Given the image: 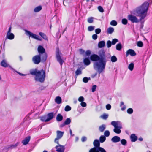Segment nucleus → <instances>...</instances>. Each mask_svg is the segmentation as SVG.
<instances>
[{"mask_svg": "<svg viewBox=\"0 0 152 152\" xmlns=\"http://www.w3.org/2000/svg\"><path fill=\"white\" fill-rule=\"evenodd\" d=\"M131 140L132 142H135L137 139V137L134 134H132L130 136Z\"/></svg>", "mask_w": 152, "mask_h": 152, "instance_id": "19", "label": "nucleus"}, {"mask_svg": "<svg viewBox=\"0 0 152 152\" xmlns=\"http://www.w3.org/2000/svg\"><path fill=\"white\" fill-rule=\"evenodd\" d=\"M149 3L148 2H145L141 6L137 8L136 12L137 16L140 17L139 20L137 17L132 15H128V18L129 20L132 23H138L142 21L146 16Z\"/></svg>", "mask_w": 152, "mask_h": 152, "instance_id": "2", "label": "nucleus"}, {"mask_svg": "<svg viewBox=\"0 0 152 152\" xmlns=\"http://www.w3.org/2000/svg\"><path fill=\"white\" fill-rule=\"evenodd\" d=\"M79 51L80 53V54L82 55H83L85 53V51L84 50H83L82 49H80L79 50Z\"/></svg>", "mask_w": 152, "mask_h": 152, "instance_id": "58", "label": "nucleus"}, {"mask_svg": "<svg viewBox=\"0 0 152 152\" xmlns=\"http://www.w3.org/2000/svg\"><path fill=\"white\" fill-rule=\"evenodd\" d=\"M118 41V39H114L112 40V41L111 42L112 44L113 45H115L117 42Z\"/></svg>", "mask_w": 152, "mask_h": 152, "instance_id": "49", "label": "nucleus"}, {"mask_svg": "<svg viewBox=\"0 0 152 152\" xmlns=\"http://www.w3.org/2000/svg\"><path fill=\"white\" fill-rule=\"evenodd\" d=\"M82 71L80 70V68H78L76 71H75V75H80L82 74Z\"/></svg>", "mask_w": 152, "mask_h": 152, "instance_id": "34", "label": "nucleus"}, {"mask_svg": "<svg viewBox=\"0 0 152 152\" xmlns=\"http://www.w3.org/2000/svg\"><path fill=\"white\" fill-rule=\"evenodd\" d=\"M69 131H70V133L71 135L72 136H74V134H72V131L71 129H70Z\"/></svg>", "mask_w": 152, "mask_h": 152, "instance_id": "63", "label": "nucleus"}, {"mask_svg": "<svg viewBox=\"0 0 152 152\" xmlns=\"http://www.w3.org/2000/svg\"><path fill=\"white\" fill-rule=\"evenodd\" d=\"M85 53V56H89L90 55L91 53V52L90 50H87L86 52Z\"/></svg>", "mask_w": 152, "mask_h": 152, "instance_id": "48", "label": "nucleus"}, {"mask_svg": "<svg viewBox=\"0 0 152 152\" xmlns=\"http://www.w3.org/2000/svg\"><path fill=\"white\" fill-rule=\"evenodd\" d=\"M112 44L110 40H108L107 42V46L108 48H110L111 47Z\"/></svg>", "mask_w": 152, "mask_h": 152, "instance_id": "45", "label": "nucleus"}, {"mask_svg": "<svg viewBox=\"0 0 152 152\" xmlns=\"http://www.w3.org/2000/svg\"><path fill=\"white\" fill-rule=\"evenodd\" d=\"M122 23L124 25H126L128 23L127 20L125 18L123 19L122 20Z\"/></svg>", "mask_w": 152, "mask_h": 152, "instance_id": "46", "label": "nucleus"}, {"mask_svg": "<svg viewBox=\"0 0 152 152\" xmlns=\"http://www.w3.org/2000/svg\"><path fill=\"white\" fill-rule=\"evenodd\" d=\"M93 39L94 40H96L97 38V35L96 34H93L92 36Z\"/></svg>", "mask_w": 152, "mask_h": 152, "instance_id": "54", "label": "nucleus"}, {"mask_svg": "<svg viewBox=\"0 0 152 152\" xmlns=\"http://www.w3.org/2000/svg\"><path fill=\"white\" fill-rule=\"evenodd\" d=\"M106 128V126L105 124H102L99 127V129L101 132H103Z\"/></svg>", "mask_w": 152, "mask_h": 152, "instance_id": "23", "label": "nucleus"}, {"mask_svg": "<svg viewBox=\"0 0 152 152\" xmlns=\"http://www.w3.org/2000/svg\"><path fill=\"white\" fill-rule=\"evenodd\" d=\"M97 87V86L96 85H93L91 88V91L92 92H94L96 91V89Z\"/></svg>", "mask_w": 152, "mask_h": 152, "instance_id": "51", "label": "nucleus"}, {"mask_svg": "<svg viewBox=\"0 0 152 152\" xmlns=\"http://www.w3.org/2000/svg\"><path fill=\"white\" fill-rule=\"evenodd\" d=\"M94 18L93 17H91L89 18L87 20V21L88 23H93L94 21L93 19Z\"/></svg>", "mask_w": 152, "mask_h": 152, "instance_id": "41", "label": "nucleus"}, {"mask_svg": "<svg viewBox=\"0 0 152 152\" xmlns=\"http://www.w3.org/2000/svg\"><path fill=\"white\" fill-rule=\"evenodd\" d=\"M106 138L105 136L104 135H101L99 138V142L101 143H103L104 142Z\"/></svg>", "mask_w": 152, "mask_h": 152, "instance_id": "27", "label": "nucleus"}, {"mask_svg": "<svg viewBox=\"0 0 152 152\" xmlns=\"http://www.w3.org/2000/svg\"><path fill=\"white\" fill-rule=\"evenodd\" d=\"M137 45L140 47H142L143 46L142 42L141 41H138L137 43Z\"/></svg>", "mask_w": 152, "mask_h": 152, "instance_id": "47", "label": "nucleus"}, {"mask_svg": "<svg viewBox=\"0 0 152 152\" xmlns=\"http://www.w3.org/2000/svg\"><path fill=\"white\" fill-rule=\"evenodd\" d=\"M58 144V145L56 146L55 147L56 151L58 152H64L65 149L64 146L59 144Z\"/></svg>", "mask_w": 152, "mask_h": 152, "instance_id": "11", "label": "nucleus"}, {"mask_svg": "<svg viewBox=\"0 0 152 152\" xmlns=\"http://www.w3.org/2000/svg\"><path fill=\"white\" fill-rule=\"evenodd\" d=\"M108 114L104 113L103 115H101L100 117L101 118L104 119L106 120L108 118Z\"/></svg>", "mask_w": 152, "mask_h": 152, "instance_id": "33", "label": "nucleus"}, {"mask_svg": "<svg viewBox=\"0 0 152 152\" xmlns=\"http://www.w3.org/2000/svg\"><path fill=\"white\" fill-rule=\"evenodd\" d=\"M106 107L107 110H109L111 109V106L110 104H108L106 105Z\"/></svg>", "mask_w": 152, "mask_h": 152, "instance_id": "56", "label": "nucleus"}, {"mask_svg": "<svg viewBox=\"0 0 152 152\" xmlns=\"http://www.w3.org/2000/svg\"><path fill=\"white\" fill-rule=\"evenodd\" d=\"M101 32V29L100 28H96L95 30V32L96 34H99Z\"/></svg>", "mask_w": 152, "mask_h": 152, "instance_id": "52", "label": "nucleus"}, {"mask_svg": "<svg viewBox=\"0 0 152 152\" xmlns=\"http://www.w3.org/2000/svg\"><path fill=\"white\" fill-rule=\"evenodd\" d=\"M116 127H117L119 129H120L122 128V127L121 125L118 126H117Z\"/></svg>", "mask_w": 152, "mask_h": 152, "instance_id": "64", "label": "nucleus"}, {"mask_svg": "<svg viewBox=\"0 0 152 152\" xmlns=\"http://www.w3.org/2000/svg\"><path fill=\"white\" fill-rule=\"evenodd\" d=\"M114 31V28L112 27H110L107 29V32L108 34H111Z\"/></svg>", "mask_w": 152, "mask_h": 152, "instance_id": "24", "label": "nucleus"}, {"mask_svg": "<svg viewBox=\"0 0 152 152\" xmlns=\"http://www.w3.org/2000/svg\"><path fill=\"white\" fill-rule=\"evenodd\" d=\"M94 147L91 149L89 152H106L103 148L100 147L99 141L97 139L95 140L93 142Z\"/></svg>", "mask_w": 152, "mask_h": 152, "instance_id": "4", "label": "nucleus"}, {"mask_svg": "<svg viewBox=\"0 0 152 152\" xmlns=\"http://www.w3.org/2000/svg\"><path fill=\"white\" fill-rule=\"evenodd\" d=\"M98 54L99 56L95 54L91 55L90 59L92 61H96L94 64V68L100 74L104 70L107 60L104 50L99 51Z\"/></svg>", "mask_w": 152, "mask_h": 152, "instance_id": "1", "label": "nucleus"}, {"mask_svg": "<svg viewBox=\"0 0 152 152\" xmlns=\"http://www.w3.org/2000/svg\"><path fill=\"white\" fill-rule=\"evenodd\" d=\"M19 143L17 142V143L14 145H8L7 147L6 148L7 149H12L13 148H15L18 145Z\"/></svg>", "mask_w": 152, "mask_h": 152, "instance_id": "16", "label": "nucleus"}, {"mask_svg": "<svg viewBox=\"0 0 152 152\" xmlns=\"http://www.w3.org/2000/svg\"><path fill=\"white\" fill-rule=\"evenodd\" d=\"M65 125H66L65 124H64V123L61 124L60 125L59 127L60 128H62L63 127H64Z\"/></svg>", "mask_w": 152, "mask_h": 152, "instance_id": "61", "label": "nucleus"}, {"mask_svg": "<svg viewBox=\"0 0 152 152\" xmlns=\"http://www.w3.org/2000/svg\"><path fill=\"white\" fill-rule=\"evenodd\" d=\"M17 73H18V74H19L20 75V76H26V74H22L20 72H19L18 71H16V72Z\"/></svg>", "mask_w": 152, "mask_h": 152, "instance_id": "60", "label": "nucleus"}, {"mask_svg": "<svg viewBox=\"0 0 152 152\" xmlns=\"http://www.w3.org/2000/svg\"><path fill=\"white\" fill-rule=\"evenodd\" d=\"M91 80L90 77H89L88 78L86 77H85L83 78V81L84 83H87L88 82L89 80Z\"/></svg>", "mask_w": 152, "mask_h": 152, "instance_id": "36", "label": "nucleus"}, {"mask_svg": "<svg viewBox=\"0 0 152 152\" xmlns=\"http://www.w3.org/2000/svg\"><path fill=\"white\" fill-rule=\"evenodd\" d=\"M105 43L104 41H100L98 43V46L99 48H101L105 46Z\"/></svg>", "mask_w": 152, "mask_h": 152, "instance_id": "21", "label": "nucleus"}, {"mask_svg": "<svg viewBox=\"0 0 152 152\" xmlns=\"http://www.w3.org/2000/svg\"><path fill=\"white\" fill-rule=\"evenodd\" d=\"M61 53H60L59 50H56V58L57 61H58L60 64V65L62 66L64 61L63 59L61 58L60 56Z\"/></svg>", "mask_w": 152, "mask_h": 152, "instance_id": "8", "label": "nucleus"}, {"mask_svg": "<svg viewBox=\"0 0 152 152\" xmlns=\"http://www.w3.org/2000/svg\"><path fill=\"white\" fill-rule=\"evenodd\" d=\"M122 48V45L121 43L117 44L116 46V48L117 50L120 51Z\"/></svg>", "mask_w": 152, "mask_h": 152, "instance_id": "28", "label": "nucleus"}, {"mask_svg": "<svg viewBox=\"0 0 152 152\" xmlns=\"http://www.w3.org/2000/svg\"><path fill=\"white\" fill-rule=\"evenodd\" d=\"M113 131L115 132L117 134L120 133L121 132V130L117 127L113 129Z\"/></svg>", "mask_w": 152, "mask_h": 152, "instance_id": "31", "label": "nucleus"}, {"mask_svg": "<svg viewBox=\"0 0 152 152\" xmlns=\"http://www.w3.org/2000/svg\"><path fill=\"white\" fill-rule=\"evenodd\" d=\"M41 120L42 121L48 122L49 121H47L48 120L47 118V116L46 115L42 116L40 117Z\"/></svg>", "mask_w": 152, "mask_h": 152, "instance_id": "29", "label": "nucleus"}, {"mask_svg": "<svg viewBox=\"0 0 152 152\" xmlns=\"http://www.w3.org/2000/svg\"><path fill=\"white\" fill-rule=\"evenodd\" d=\"M95 27L93 26H90L88 27V31H91L94 30Z\"/></svg>", "mask_w": 152, "mask_h": 152, "instance_id": "43", "label": "nucleus"}, {"mask_svg": "<svg viewBox=\"0 0 152 152\" xmlns=\"http://www.w3.org/2000/svg\"><path fill=\"white\" fill-rule=\"evenodd\" d=\"M83 62L84 64L86 66L89 65L91 63L89 58L86 57L84 58L83 60Z\"/></svg>", "mask_w": 152, "mask_h": 152, "instance_id": "14", "label": "nucleus"}, {"mask_svg": "<svg viewBox=\"0 0 152 152\" xmlns=\"http://www.w3.org/2000/svg\"><path fill=\"white\" fill-rule=\"evenodd\" d=\"M42 9V6L39 5L35 8L34 10V11L35 12H38L40 11Z\"/></svg>", "mask_w": 152, "mask_h": 152, "instance_id": "22", "label": "nucleus"}, {"mask_svg": "<svg viewBox=\"0 0 152 152\" xmlns=\"http://www.w3.org/2000/svg\"><path fill=\"white\" fill-rule=\"evenodd\" d=\"M81 105L83 107H85L86 106V104L85 102H83L81 103Z\"/></svg>", "mask_w": 152, "mask_h": 152, "instance_id": "57", "label": "nucleus"}, {"mask_svg": "<svg viewBox=\"0 0 152 152\" xmlns=\"http://www.w3.org/2000/svg\"><path fill=\"white\" fill-rule=\"evenodd\" d=\"M121 144L124 146H126L127 145V141L125 139H122L121 140Z\"/></svg>", "mask_w": 152, "mask_h": 152, "instance_id": "35", "label": "nucleus"}, {"mask_svg": "<svg viewBox=\"0 0 152 152\" xmlns=\"http://www.w3.org/2000/svg\"><path fill=\"white\" fill-rule=\"evenodd\" d=\"M32 61L34 64H38L42 61V57L39 55H36L32 58Z\"/></svg>", "mask_w": 152, "mask_h": 152, "instance_id": "7", "label": "nucleus"}, {"mask_svg": "<svg viewBox=\"0 0 152 152\" xmlns=\"http://www.w3.org/2000/svg\"><path fill=\"white\" fill-rule=\"evenodd\" d=\"M87 140V138L85 136H83L81 138V141L83 142H84Z\"/></svg>", "mask_w": 152, "mask_h": 152, "instance_id": "59", "label": "nucleus"}, {"mask_svg": "<svg viewBox=\"0 0 152 152\" xmlns=\"http://www.w3.org/2000/svg\"><path fill=\"white\" fill-rule=\"evenodd\" d=\"M39 34L40 36L43 39L45 40H48V38L45 34L42 32H40L39 33Z\"/></svg>", "mask_w": 152, "mask_h": 152, "instance_id": "26", "label": "nucleus"}, {"mask_svg": "<svg viewBox=\"0 0 152 152\" xmlns=\"http://www.w3.org/2000/svg\"><path fill=\"white\" fill-rule=\"evenodd\" d=\"M1 66L4 67H7L8 66V64L7 63L6 60L5 59H3L1 62Z\"/></svg>", "mask_w": 152, "mask_h": 152, "instance_id": "20", "label": "nucleus"}, {"mask_svg": "<svg viewBox=\"0 0 152 152\" xmlns=\"http://www.w3.org/2000/svg\"><path fill=\"white\" fill-rule=\"evenodd\" d=\"M54 115L55 114H54V113L53 112H51L48 113L47 114V118L48 119V120L47 121H49L52 119Z\"/></svg>", "mask_w": 152, "mask_h": 152, "instance_id": "17", "label": "nucleus"}, {"mask_svg": "<svg viewBox=\"0 0 152 152\" xmlns=\"http://www.w3.org/2000/svg\"><path fill=\"white\" fill-rule=\"evenodd\" d=\"M26 34L29 36V37H31L32 38L35 39L37 40L41 41L42 39L39 38V36L33 34V33L28 31L26 30H25Z\"/></svg>", "mask_w": 152, "mask_h": 152, "instance_id": "6", "label": "nucleus"}, {"mask_svg": "<svg viewBox=\"0 0 152 152\" xmlns=\"http://www.w3.org/2000/svg\"><path fill=\"white\" fill-rule=\"evenodd\" d=\"M122 105H124L123 107L121 108V110L122 111L124 110L126 108V106L124 105V103L123 102H121L120 103V106L121 107Z\"/></svg>", "mask_w": 152, "mask_h": 152, "instance_id": "38", "label": "nucleus"}, {"mask_svg": "<svg viewBox=\"0 0 152 152\" xmlns=\"http://www.w3.org/2000/svg\"><path fill=\"white\" fill-rule=\"evenodd\" d=\"M134 67V64L133 63H131L128 66V69L131 71L133 70Z\"/></svg>", "mask_w": 152, "mask_h": 152, "instance_id": "32", "label": "nucleus"}, {"mask_svg": "<svg viewBox=\"0 0 152 152\" xmlns=\"http://www.w3.org/2000/svg\"><path fill=\"white\" fill-rule=\"evenodd\" d=\"M111 61L113 62H115L117 61V58L115 56H113L111 57Z\"/></svg>", "mask_w": 152, "mask_h": 152, "instance_id": "37", "label": "nucleus"}, {"mask_svg": "<svg viewBox=\"0 0 152 152\" xmlns=\"http://www.w3.org/2000/svg\"><path fill=\"white\" fill-rule=\"evenodd\" d=\"M30 73L31 75L35 76L34 79L36 81L41 83H43L45 77V72L43 69L38 70L37 68L30 70Z\"/></svg>", "mask_w": 152, "mask_h": 152, "instance_id": "3", "label": "nucleus"}, {"mask_svg": "<svg viewBox=\"0 0 152 152\" xmlns=\"http://www.w3.org/2000/svg\"><path fill=\"white\" fill-rule=\"evenodd\" d=\"M57 137L54 140V142L57 144H59L58 140L62 138L63 136L64 132L60 131H57L56 132Z\"/></svg>", "mask_w": 152, "mask_h": 152, "instance_id": "9", "label": "nucleus"}, {"mask_svg": "<svg viewBox=\"0 0 152 152\" xmlns=\"http://www.w3.org/2000/svg\"><path fill=\"white\" fill-rule=\"evenodd\" d=\"M71 109V108L70 106L66 105L65 108L64 110L66 111H70Z\"/></svg>", "mask_w": 152, "mask_h": 152, "instance_id": "42", "label": "nucleus"}, {"mask_svg": "<svg viewBox=\"0 0 152 152\" xmlns=\"http://www.w3.org/2000/svg\"><path fill=\"white\" fill-rule=\"evenodd\" d=\"M136 54V53L133 50L130 49L126 51V57H127L129 55H130L132 56H135Z\"/></svg>", "mask_w": 152, "mask_h": 152, "instance_id": "12", "label": "nucleus"}, {"mask_svg": "<svg viewBox=\"0 0 152 152\" xmlns=\"http://www.w3.org/2000/svg\"><path fill=\"white\" fill-rule=\"evenodd\" d=\"M110 24L112 26H116L117 25V23L116 21L113 20L110 22Z\"/></svg>", "mask_w": 152, "mask_h": 152, "instance_id": "44", "label": "nucleus"}, {"mask_svg": "<svg viewBox=\"0 0 152 152\" xmlns=\"http://www.w3.org/2000/svg\"><path fill=\"white\" fill-rule=\"evenodd\" d=\"M110 134V132L108 130H106L104 133V136H105V137H108L109 136Z\"/></svg>", "mask_w": 152, "mask_h": 152, "instance_id": "39", "label": "nucleus"}, {"mask_svg": "<svg viewBox=\"0 0 152 152\" xmlns=\"http://www.w3.org/2000/svg\"><path fill=\"white\" fill-rule=\"evenodd\" d=\"M111 141L114 142H118L121 140L120 137L118 136H115L112 137Z\"/></svg>", "mask_w": 152, "mask_h": 152, "instance_id": "15", "label": "nucleus"}, {"mask_svg": "<svg viewBox=\"0 0 152 152\" xmlns=\"http://www.w3.org/2000/svg\"><path fill=\"white\" fill-rule=\"evenodd\" d=\"M133 110L131 108H129L127 110V112L129 114H132L133 113Z\"/></svg>", "mask_w": 152, "mask_h": 152, "instance_id": "50", "label": "nucleus"}, {"mask_svg": "<svg viewBox=\"0 0 152 152\" xmlns=\"http://www.w3.org/2000/svg\"><path fill=\"white\" fill-rule=\"evenodd\" d=\"M55 102L58 104H59L61 102V98L59 96H57L55 99Z\"/></svg>", "mask_w": 152, "mask_h": 152, "instance_id": "25", "label": "nucleus"}, {"mask_svg": "<svg viewBox=\"0 0 152 152\" xmlns=\"http://www.w3.org/2000/svg\"><path fill=\"white\" fill-rule=\"evenodd\" d=\"M56 119L58 121H61L63 119V116L61 114L59 113L57 115Z\"/></svg>", "mask_w": 152, "mask_h": 152, "instance_id": "18", "label": "nucleus"}, {"mask_svg": "<svg viewBox=\"0 0 152 152\" xmlns=\"http://www.w3.org/2000/svg\"><path fill=\"white\" fill-rule=\"evenodd\" d=\"M118 123V122H117V121H112L111 124L112 125L114 126V128H116V127L117 126V125Z\"/></svg>", "mask_w": 152, "mask_h": 152, "instance_id": "40", "label": "nucleus"}, {"mask_svg": "<svg viewBox=\"0 0 152 152\" xmlns=\"http://www.w3.org/2000/svg\"><path fill=\"white\" fill-rule=\"evenodd\" d=\"M38 51L39 55L42 57V61L44 62L46 60L47 58V55L45 52V50L42 46H39L38 48Z\"/></svg>", "mask_w": 152, "mask_h": 152, "instance_id": "5", "label": "nucleus"}, {"mask_svg": "<svg viewBox=\"0 0 152 152\" xmlns=\"http://www.w3.org/2000/svg\"><path fill=\"white\" fill-rule=\"evenodd\" d=\"M71 120L70 118H68L66 119V120L64 122V124L66 125H68L71 122Z\"/></svg>", "mask_w": 152, "mask_h": 152, "instance_id": "30", "label": "nucleus"}, {"mask_svg": "<svg viewBox=\"0 0 152 152\" xmlns=\"http://www.w3.org/2000/svg\"><path fill=\"white\" fill-rule=\"evenodd\" d=\"M31 138L30 136L26 137L24 139L22 140V142L23 145H26L27 144Z\"/></svg>", "mask_w": 152, "mask_h": 152, "instance_id": "13", "label": "nucleus"}, {"mask_svg": "<svg viewBox=\"0 0 152 152\" xmlns=\"http://www.w3.org/2000/svg\"><path fill=\"white\" fill-rule=\"evenodd\" d=\"M99 10L101 12H104V10L101 6H99L98 7Z\"/></svg>", "mask_w": 152, "mask_h": 152, "instance_id": "53", "label": "nucleus"}, {"mask_svg": "<svg viewBox=\"0 0 152 152\" xmlns=\"http://www.w3.org/2000/svg\"><path fill=\"white\" fill-rule=\"evenodd\" d=\"M12 27L10 26L8 31L6 35V38L10 40H12L14 38V35L12 33H11Z\"/></svg>", "mask_w": 152, "mask_h": 152, "instance_id": "10", "label": "nucleus"}, {"mask_svg": "<svg viewBox=\"0 0 152 152\" xmlns=\"http://www.w3.org/2000/svg\"><path fill=\"white\" fill-rule=\"evenodd\" d=\"M78 100L79 102H83V101L84 100V99L83 97L80 96V97H79Z\"/></svg>", "mask_w": 152, "mask_h": 152, "instance_id": "55", "label": "nucleus"}, {"mask_svg": "<svg viewBox=\"0 0 152 152\" xmlns=\"http://www.w3.org/2000/svg\"><path fill=\"white\" fill-rule=\"evenodd\" d=\"M97 73H96L95 74L92 75L91 76V77L92 78H94L97 75Z\"/></svg>", "mask_w": 152, "mask_h": 152, "instance_id": "62", "label": "nucleus"}]
</instances>
